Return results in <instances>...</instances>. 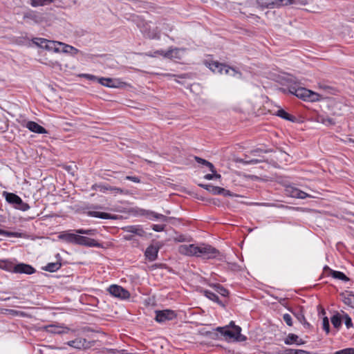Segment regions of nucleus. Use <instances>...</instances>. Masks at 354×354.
Instances as JSON below:
<instances>
[{"mask_svg": "<svg viewBox=\"0 0 354 354\" xmlns=\"http://www.w3.org/2000/svg\"><path fill=\"white\" fill-rule=\"evenodd\" d=\"M331 323L334 328L339 329L342 326V317L339 313L334 315L331 318Z\"/></svg>", "mask_w": 354, "mask_h": 354, "instance_id": "e433bc0d", "label": "nucleus"}, {"mask_svg": "<svg viewBox=\"0 0 354 354\" xmlns=\"http://www.w3.org/2000/svg\"><path fill=\"white\" fill-rule=\"evenodd\" d=\"M3 195L6 201L12 205L15 209L25 212L30 209V205L24 202L22 199L16 194L3 192Z\"/></svg>", "mask_w": 354, "mask_h": 354, "instance_id": "423d86ee", "label": "nucleus"}, {"mask_svg": "<svg viewBox=\"0 0 354 354\" xmlns=\"http://www.w3.org/2000/svg\"><path fill=\"white\" fill-rule=\"evenodd\" d=\"M344 324L347 328H350L353 327V325L352 319L348 314L345 313L344 315Z\"/></svg>", "mask_w": 354, "mask_h": 354, "instance_id": "37998d69", "label": "nucleus"}, {"mask_svg": "<svg viewBox=\"0 0 354 354\" xmlns=\"http://www.w3.org/2000/svg\"><path fill=\"white\" fill-rule=\"evenodd\" d=\"M344 303L354 308V292L351 291H346L341 294Z\"/></svg>", "mask_w": 354, "mask_h": 354, "instance_id": "aec40b11", "label": "nucleus"}, {"mask_svg": "<svg viewBox=\"0 0 354 354\" xmlns=\"http://www.w3.org/2000/svg\"><path fill=\"white\" fill-rule=\"evenodd\" d=\"M288 92L304 101L315 102L319 100V95L317 93L306 88L298 86L295 82L288 86Z\"/></svg>", "mask_w": 354, "mask_h": 354, "instance_id": "20e7f679", "label": "nucleus"}, {"mask_svg": "<svg viewBox=\"0 0 354 354\" xmlns=\"http://www.w3.org/2000/svg\"><path fill=\"white\" fill-rule=\"evenodd\" d=\"M221 176L216 172L206 174L204 178L207 180H212L214 178H221Z\"/></svg>", "mask_w": 354, "mask_h": 354, "instance_id": "09e8293b", "label": "nucleus"}, {"mask_svg": "<svg viewBox=\"0 0 354 354\" xmlns=\"http://www.w3.org/2000/svg\"><path fill=\"white\" fill-rule=\"evenodd\" d=\"M295 354H310V353L304 350H297Z\"/></svg>", "mask_w": 354, "mask_h": 354, "instance_id": "e2e57ef3", "label": "nucleus"}, {"mask_svg": "<svg viewBox=\"0 0 354 354\" xmlns=\"http://www.w3.org/2000/svg\"><path fill=\"white\" fill-rule=\"evenodd\" d=\"M160 250V247L158 245H155L151 244L149 245L145 252V256L147 259L149 261H155L158 257V253Z\"/></svg>", "mask_w": 354, "mask_h": 354, "instance_id": "2eb2a0df", "label": "nucleus"}, {"mask_svg": "<svg viewBox=\"0 0 354 354\" xmlns=\"http://www.w3.org/2000/svg\"><path fill=\"white\" fill-rule=\"evenodd\" d=\"M147 214L146 218L149 220H152V221L159 220V221H161L163 222H166L168 220V218L166 216H165L162 214L156 213V212L151 211V210H149L148 213H147Z\"/></svg>", "mask_w": 354, "mask_h": 354, "instance_id": "bb28decb", "label": "nucleus"}, {"mask_svg": "<svg viewBox=\"0 0 354 354\" xmlns=\"http://www.w3.org/2000/svg\"><path fill=\"white\" fill-rule=\"evenodd\" d=\"M199 186L204 188L205 189L207 190L209 192L212 193L213 194L216 195H221L222 194V192H225V189L214 186L211 184L208 185H203V184H199Z\"/></svg>", "mask_w": 354, "mask_h": 354, "instance_id": "b1692460", "label": "nucleus"}, {"mask_svg": "<svg viewBox=\"0 0 354 354\" xmlns=\"http://www.w3.org/2000/svg\"><path fill=\"white\" fill-rule=\"evenodd\" d=\"M216 292L223 297H228L230 292L224 286L219 283H215L212 286Z\"/></svg>", "mask_w": 354, "mask_h": 354, "instance_id": "72a5a7b5", "label": "nucleus"}, {"mask_svg": "<svg viewBox=\"0 0 354 354\" xmlns=\"http://www.w3.org/2000/svg\"><path fill=\"white\" fill-rule=\"evenodd\" d=\"M63 43L55 41L48 40V44L44 46V49L48 50H53L55 53L59 52V49L57 47V45H62Z\"/></svg>", "mask_w": 354, "mask_h": 354, "instance_id": "473e14b6", "label": "nucleus"}, {"mask_svg": "<svg viewBox=\"0 0 354 354\" xmlns=\"http://www.w3.org/2000/svg\"><path fill=\"white\" fill-rule=\"evenodd\" d=\"M55 257L57 259L56 262L48 263L46 266L42 267V270L49 272H54L57 271L62 266V257L59 253L55 255Z\"/></svg>", "mask_w": 354, "mask_h": 354, "instance_id": "dca6fc26", "label": "nucleus"}, {"mask_svg": "<svg viewBox=\"0 0 354 354\" xmlns=\"http://www.w3.org/2000/svg\"><path fill=\"white\" fill-rule=\"evenodd\" d=\"M70 329L67 327L50 325L47 327V331L54 334L67 333Z\"/></svg>", "mask_w": 354, "mask_h": 354, "instance_id": "c85d7f7f", "label": "nucleus"}, {"mask_svg": "<svg viewBox=\"0 0 354 354\" xmlns=\"http://www.w3.org/2000/svg\"><path fill=\"white\" fill-rule=\"evenodd\" d=\"M209 68L214 73L219 74H226L231 76H234L237 71L232 67H230L225 64L220 63L217 61H212L209 62Z\"/></svg>", "mask_w": 354, "mask_h": 354, "instance_id": "0eeeda50", "label": "nucleus"}, {"mask_svg": "<svg viewBox=\"0 0 354 354\" xmlns=\"http://www.w3.org/2000/svg\"><path fill=\"white\" fill-rule=\"evenodd\" d=\"M176 317V313L174 310L166 309L156 311L155 320L158 323H164L170 321Z\"/></svg>", "mask_w": 354, "mask_h": 354, "instance_id": "9d476101", "label": "nucleus"}, {"mask_svg": "<svg viewBox=\"0 0 354 354\" xmlns=\"http://www.w3.org/2000/svg\"><path fill=\"white\" fill-rule=\"evenodd\" d=\"M201 249V245H196L195 244H189V245H181L178 248V252L183 255L190 256V257H198L199 252Z\"/></svg>", "mask_w": 354, "mask_h": 354, "instance_id": "9b49d317", "label": "nucleus"}, {"mask_svg": "<svg viewBox=\"0 0 354 354\" xmlns=\"http://www.w3.org/2000/svg\"><path fill=\"white\" fill-rule=\"evenodd\" d=\"M95 230H84V229H78L76 230V233L77 234H87V235H94L95 234Z\"/></svg>", "mask_w": 354, "mask_h": 354, "instance_id": "a19ab883", "label": "nucleus"}, {"mask_svg": "<svg viewBox=\"0 0 354 354\" xmlns=\"http://www.w3.org/2000/svg\"><path fill=\"white\" fill-rule=\"evenodd\" d=\"M148 211L149 210H146V209H140L139 211H138V214L139 215H141V216H147V213H148Z\"/></svg>", "mask_w": 354, "mask_h": 354, "instance_id": "052dcab7", "label": "nucleus"}, {"mask_svg": "<svg viewBox=\"0 0 354 354\" xmlns=\"http://www.w3.org/2000/svg\"><path fill=\"white\" fill-rule=\"evenodd\" d=\"M264 162V160H257V158H250L249 160H245L246 165H255Z\"/></svg>", "mask_w": 354, "mask_h": 354, "instance_id": "3c124183", "label": "nucleus"}, {"mask_svg": "<svg viewBox=\"0 0 354 354\" xmlns=\"http://www.w3.org/2000/svg\"><path fill=\"white\" fill-rule=\"evenodd\" d=\"M296 351V349L286 348L283 353H279V354H295Z\"/></svg>", "mask_w": 354, "mask_h": 354, "instance_id": "4d7b16f0", "label": "nucleus"}, {"mask_svg": "<svg viewBox=\"0 0 354 354\" xmlns=\"http://www.w3.org/2000/svg\"><path fill=\"white\" fill-rule=\"evenodd\" d=\"M295 0H257V3L261 8H273L281 6L292 4Z\"/></svg>", "mask_w": 354, "mask_h": 354, "instance_id": "1a4fd4ad", "label": "nucleus"}, {"mask_svg": "<svg viewBox=\"0 0 354 354\" xmlns=\"http://www.w3.org/2000/svg\"><path fill=\"white\" fill-rule=\"evenodd\" d=\"M221 195H223L225 196H233L232 193L230 191L227 190L225 189V192H222Z\"/></svg>", "mask_w": 354, "mask_h": 354, "instance_id": "680f3d73", "label": "nucleus"}, {"mask_svg": "<svg viewBox=\"0 0 354 354\" xmlns=\"http://www.w3.org/2000/svg\"><path fill=\"white\" fill-rule=\"evenodd\" d=\"M284 343L287 345H290L292 344L301 345L304 344V341H303L301 339H299L298 335L293 333H290L284 339Z\"/></svg>", "mask_w": 354, "mask_h": 354, "instance_id": "4be33fe9", "label": "nucleus"}, {"mask_svg": "<svg viewBox=\"0 0 354 354\" xmlns=\"http://www.w3.org/2000/svg\"><path fill=\"white\" fill-rule=\"evenodd\" d=\"M317 121L326 126H331L335 124V121L333 118L325 117L324 115H319L317 118Z\"/></svg>", "mask_w": 354, "mask_h": 354, "instance_id": "c9c22d12", "label": "nucleus"}, {"mask_svg": "<svg viewBox=\"0 0 354 354\" xmlns=\"http://www.w3.org/2000/svg\"><path fill=\"white\" fill-rule=\"evenodd\" d=\"M137 26L142 33L143 36L149 39H160L161 30L158 26L153 24L151 21L139 20Z\"/></svg>", "mask_w": 354, "mask_h": 354, "instance_id": "7ed1b4c3", "label": "nucleus"}, {"mask_svg": "<svg viewBox=\"0 0 354 354\" xmlns=\"http://www.w3.org/2000/svg\"><path fill=\"white\" fill-rule=\"evenodd\" d=\"M81 76L86 78L88 80H92V81L97 80L98 82V79H99L96 76H95L93 75H91V74H82Z\"/></svg>", "mask_w": 354, "mask_h": 354, "instance_id": "603ef678", "label": "nucleus"}, {"mask_svg": "<svg viewBox=\"0 0 354 354\" xmlns=\"http://www.w3.org/2000/svg\"><path fill=\"white\" fill-rule=\"evenodd\" d=\"M15 266L16 264L8 259H0V269L1 270L10 272H15Z\"/></svg>", "mask_w": 354, "mask_h": 354, "instance_id": "393cba45", "label": "nucleus"}, {"mask_svg": "<svg viewBox=\"0 0 354 354\" xmlns=\"http://www.w3.org/2000/svg\"><path fill=\"white\" fill-rule=\"evenodd\" d=\"M106 189L111 190V191H115L116 192L122 193V190L120 188L116 187H109V188H106Z\"/></svg>", "mask_w": 354, "mask_h": 354, "instance_id": "13d9d810", "label": "nucleus"}, {"mask_svg": "<svg viewBox=\"0 0 354 354\" xmlns=\"http://www.w3.org/2000/svg\"><path fill=\"white\" fill-rule=\"evenodd\" d=\"M48 39L41 37H35L32 39V44L41 48H44L45 45L48 44Z\"/></svg>", "mask_w": 354, "mask_h": 354, "instance_id": "4c0bfd02", "label": "nucleus"}, {"mask_svg": "<svg viewBox=\"0 0 354 354\" xmlns=\"http://www.w3.org/2000/svg\"><path fill=\"white\" fill-rule=\"evenodd\" d=\"M98 82L109 88H120L125 84L124 82L120 81L119 79L110 78V77H100Z\"/></svg>", "mask_w": 354, "mask_h": 354, "instance_id": "f8f14e48", "label": "nucleus"}, {"mask_svg": "<svg viewBox=\"0 0 354 354\" xmlns=\"http://www.w3.org/2000/svg\"><path fill=\"white\" fill-rule=\"evenodd\" d=\"M264 162V160H257V158H250L249 160H245L246 165H255Z\"/></svg>", "mask_w": 354, "mask_h": 354, "instance_id": "8fccbe9b", "label": "nucleus"}, {"mask_svg": "<svg viewBox=\"0 0 354 354\" xmlns=\"http://www.w3.org/2000/svg\"><path fill=\"white\" fill-rule=\"evenodd\" d=\"M132 239H133V238H132V236H126V239H127V240H129V241H130V240H132Z\"/></svg>", "mask_w": 354, "mask_h": 354, "instance_id": "69168bd1", "label": "nucleus"}, {"mask_svg": "<svg viewBox=\"0 0 354 354\" xmlns=\"http://www.w3.org/2000/svg\"><path fill=\"white\" fill-rule=\"evenodd\" d=\"M324 270H328L330 274L335 279H339L344 281H348L350 279L342 272L331 270L328 266L324 268Z\"/></svg>", "mask_w": 354, "mask_h": 354, "instance_id": "6ab92c4d", "label": "nucleus"}, {"mask_svg": "<svg viewBox=\"0 0 354 354\" xmlns=\"http://www.w3.org/2000/svg\"><path fill=\"white\" fill-rule=\"evenodd\" d=\"M283 319L288 326H292V317L289 314H288V313L284 314L283 315Z\"/></svg>", "mask_w": 354, "mask_h": 354, "instance_id": "de8ad7c7", "label": "nucleus"}, {"mask_svg": "<svg viewBox=\"0 0 354 354\" xmlns=\"http://www.w3.org/2000/svg\"><path fill=\"white\" fill-rule=\"evenodd\" d=\"M87 215L91 217L99 218L102 219H114L115 216L111 215V214L102 212L97 211H88Z\"/></svg>", "mask_w": 354, "mask_h": 354, "instance_id": "5701e85b", "label": "nucleus"}, {"mask_svg": "<svg viewBox=\"0 0 354 354\" xmlns=\"http://www.w3.org/2000/svg\"><path fill=\"white\" fill-rule=\"evenodd\" d=\"M268 152H269L268 150H264V149H260V148H257V149L251 150L250 151V154L252 155V156H254L262 157L261 156V153H268Z\"/></svg>", "mask_w": 354, "mask_h": 354, "instance_id": "79ce46f5", "label": "nucleus"}, {"mask_svg": "<svg viewBox=\"0 0 354 354\" xmlns=\"http://www.w3.org/2000/svg\"><path fill=\"white\" fill-rule=\"evenodd\" d=\"M125 178L128 180L133 181L136 183L140 182V179L138 176H127Z\"/></svg>", "mask_w": 354, "mask_h": 354, "instance_id": "864d4df0", "label": "nucleus"}, {"mask_svg": "<svg viewBox=\"0 0 354 354\" xmlns=\"http://www.w3.org/2000/svg\"><path fill=\"white\" fill-rule=\"evenodd\" d=\"M26 127L30 131L36 133H48V131L44 127H43L42 126L39 125L38 123L34 121H28L26 124Z\"/></svg>", "mask_w": 354, "mask_h": 354, "instance_id": "f3484780", "label": "nucleus"}, {"mask_svg": "<svg viewBox=\"0 0 354 354\" xmlns=\"http://www.w3.org/2000/svg\"><path fill=\"white\" fill-rule=\"evenodd\" d=\"M0 236L7 237H21V234L17 232H9L2 229H0Z\"/></svg>", "mask_w": 354, "mask_h": 354, "instance_id": "58836bf2", "label": "nucleus"}, {"mask_svg": "<svg viewBox=\"0 0 354 354\" xmlns=\"http://www.w3.org/2000/svg\"><path fill=\"white\" fill-rule=\"evenodd\" d=\"M323 329L326 331V333L328 334L330 332V324H329V320L328 317H325L323 319V323H322Z\"/></svg>", "mask_w": 354, "mask_h": 354, "instance_id": "c03bdc74", "label": "nucleus"}, {"mask_svg": "<svg viewBox=\"0 0 354 354\" xmlns=\"http://www.w3.org/2000/svg\"><path fill=\"white\" fill-rule=\"evenodd\" d=\"M198 257L203 259H217L220 261H224L225 257L219 250L207 244H201Z\"/></svg>", "mask_w": 354, "mask_h": 354, "instance_id": "39448f33", "label": "nucleus"}, {"mask_svg": "<svg viewBox=\"0 0 354 354\" xmlns=\"http://www.w3.org/2000/svg\"><path fill=\"white\" fill-rule=\"evenodd\" d=\"M287 194L293 198L304 199L310 197V195L294 187H287L286 189Z\"/></svg>", "mask_w": 354, "mask_h": 354, "instance_id": "ddd939ff", "label": "nucleus"}, {"mask_svg": "<svg viewBox=\"0 0 354 354\" xmlns=\"http://www.w3.org/2000/svg\"><path fill=\"white\" fill-rule=\"evenodd\" d=\"M62 45H64V48L62 50V52H64V53H68L72 55H76L79 52L78 49L75 48V47H73L72 46H70L68 44H63Z\"/></svg>", "mask_w": 354, "mask_h": 354, "instance_id": "ea45409f", "label": "nucleus"}, {"mask_svg": "<svg viewBox=\"0 0 354 354\" xmlns=\"http://www.w3.org/2000/svg\"><path fill=\"white\" fill-rule=\"evenodd\" d=\"M275 114L276 115L288 121L294 122L296 120L295 116L290 115L283 109H278Z\"/></svg>", "mask_w": 354, "mask_h": 354, "instance_id": "7c9ffc66", "label": "nucleus"}, {"mask_svg": "<svg viewBox=\"0 0 354 354\" xmlns=\"http://www.w3.org/2000/svg\"><path fill=\"white\" fill-rule=\"evenodd\" d=\"M59 239L68 243L82 245L88 248H102V243L94 239L81 236L69 232H62L59 235Z\"/></svg>", "mask_w": 354, "mask_h": 354, "instance_id": "f257e3e1", "label": "nucleus"}, {"mask_svg": "<svg viewBox=\"0 0 354 354\" xmlns=\"http://www.w3.org/2000/svg\"><path fill=\"white\" fill-rule=\"evenodd\" d=\"M157 24H158L159 28H160V30H162L165 34L173 30L174 26L171 24L167 22L165 19L158 21Z\"/></svg>", "mask_w": 354, "mask_h": 354, "instance_id": "2f4dec72", "label": "nucleus"}, {"mask_svg": "<svg viewBox=\"0 0 354 354\" xmlns=\"http://www.w3.org/2000/svg\"><path fill=\"white\" fill-rule=\"evenodd\" d=\"M0 122L1 123H3V120L0 119ZM3 127H0V129H3Z\"/></svg>", "mask_w": 354, "mask_h": 354, "instance_id": "338daca9", "label": "nucleus"}, {"mask_svg": "<svg viewBox=\"0 0 354 354\" xmlns=\"http://www.w3.org/2000/svg\"><path fill=\"white\" fill-rule=\"evenodd\" d=\"M288 81L290 82H292V77L288 78Z\"/></svg>", "mask_w": 354, "mask_h": 354, "instance_id": "774afa93", "label": "nucleus"}, {"mask_svg": "<svg viewBox=\"0 0 354 354\" xmlns=\"http://www.w3.org/2000/svg\"><path fill=\"white\" fill-rule=\"evenodd\" d=\"M107 290L111 295L122 300L128 299L131 296L130 292L127 289L119 285H111Z\"/></svg>", "mask_w": 354, "mask_h": 354, "instance_id": "6e6552de", "label": "nucleus"}, {"mask_svg": "<svg viewBox=\"0 0 354 354\" xmlns=\"http://www.w3.org/2000/svg\"><path fill=\"white\" fill-rule=\"evenodd\" d=\"M165 226L166 225L164 224H153L151 225V228L153 230L156 232H162L165 230Z\"/></svg>", "mask_w": 354, "mask_h": 354, "instance_id": "49530a36", "label": "nucleus"}, {"mask_svg": "<svg viewBox=\"0 0 354 354\" xmlns=\"http://www.w3.org/2000/svg\"><path fill=\"white\" fill-rule=\"evenodd\" d=\"M206 167H207L209 168V170L212 172V173H216V170L214 166V165L210 162H207V165H205Z\"/></svg>", "mask_w": 354, "mask_h": 354, "instance_id": "6e6d98bb", "label": "nucleus"}, {"mask_svg": "<svg viewBox=\"0 0 354 354\" xmlns=\"http://www.w3.org/2000/svg\"><path fill=\"white\" fill-rule=\"evenodd\" d=\"M250 158H249V156L248 155H245V158H241V159H239L238 160L239 162H241V163H243L244 165H246V162H245V160H249Z\"/></svg>", "mask_w": 354, "mask_h": 354, "instance_id": "bf43d9fd", "label": "nucleus"}, {"mask_svg": "<svg viewBox=\"0 0 354 354\" xmlns=\"http://www.w3.org/2000/svg\"><path fill=\"white\" fill-rule=\"evenodd\" d=\"M41 17L37 13V12L34 10H30L24 15V19L31 20L36 24L41 21Z\"/></svg>", "mask_w": 354, "mask_h": 354, "instance_id": "c756f323", "label": "nucleus"}, {"mask_svg": "<svg viewBox=\"0 0 354 354\" xmlns=\"http://www.w3.org/2000/svg\"><path fill=\"white\" fill-rule=\"evenodd\" d=\"M204 295L209 299L218 304L221 307H225V304L219 299L218 295L214 293L213 292L208 290H204Z\"/></svg>", "mask_w": 354, "mask_h": 354, "instance_id": "a878e982", "label": "nucleus"}, {"mask_svg": "<svg viewBox=\"0 0 354 354\" xmlns=\"http://www.w3.org/2000/svg\"><path fill=\"white\" fill-rule=\"evenodd\" d=\"M122 230L124 232L133 233L141 237L146 234L141 225H128L124 227Z\"/></svg>", "mask_w": 354, "mask_h": 354, "instance_id": "a211bd4d", "label": "nucleus"}, {"mask_svg": "<svg viewBox=\"0 0 354 354\" xmlns=\"http://www.w3.org/2000/svg\"><path fill=\"white\" fill-rule=\"evenodd\" d=\"M215 330L224 336L225 340L228 342L232 340L241 342L247 339V337L241 333V328L239 326L235 325L233 321H231L229 325L223 327H217Z\"/></svg>", "mask_w": 354, "mask_h": 354, "instance_id": "f03ea898", "label": "nucleus"}, {"mask_svg": "<svg viewBox=\"0 0 354 354\" xmlns=\"http://www.w3.org/2000/svg\"><path fill=\"white\" fill-rule=\"evenodd\" d=\"M334 354H354V348H348L336 351Z\"/></svg>", "mask_w": 354, "mask_h": 354, "instance_id": "a18cd8bd", "label": "nucleus"}, {"mask_svg": "<svg viewBox=\"0 0 354 354\" xmlns=\"http://www.w3.org/2000/svg\"><path fill=\"white\" fill-rule=\"evenodd\" d=\"M194 159H195V160H196L198 164H201V165H205V166L207 165V162H208L207 160H205V159H203V158H200V157H198V156H195V157H194Z\"/></svg>", "mask_w": 354, "mask_h": 354, "instance_id": "5fc2aeb1", "label": "nucleus"}, {"mask_svg": "<svg viewBox=\"0 0 354 354\" xmlns=\"http://www.w3.org/2000/svg\"><path fill=\"white\" fill-rule=\"evenodd\" d=\"M15 269V273L32 274L36 272L32 266L24 263L16 264Z\"/></svg>", "mask_w": 354, "mask_h": 354, "instance_id": "4468645a", "label": "nucleus"}, {"mask_svg": "<svg viewBox=\"0 0 354 354\" xmlns=\"http://www.w3.org/2000/svg\"><path fill=\"white\" fill-rule=\"evenodd\" d=\"M67 344L69 346H71V347H73L75 348H78V349L85 348L87 347L86 339L81 338V337L77 338L74 340L69 341L67 342Z\"/></svg>", "mask_w": 354, "mask_h": 354, "instance_id": "412c9836", "label": "nucleus"}, {"mask_svg": "<svg viewBox=\"0 0 354 354\" xmlns=\"http://www.w3.org/2000/svg\"><path fill=\"white\" fill-rule=\"evenodd\" d=\"M294 315L296 317L297 320L302 324L304 328L308 329H310L312 328L311 324L306 321L302 310H300L297 313H294Z\"/></svg>", "mask_w": 354, "mask_h": 354, "instance_id": "cd10ccee", "label": "nucleus"}, {"mask_svg": "<svg viewBox=\"0 0 354 354\" xmlns=\"http://www.w3.org/2000/svg\"><path fill=\"white\" fill-rule=\"evenodd\" d=\"M54 0H30V5L32 7H39L50 5Z\"/></svg>", "mask_w": 354, "mask_h": 354, "instance_id": "f704fd0d", "label": "nucleus"}, {"mask_svg": "<svg viewBox=\"0 0 354 354\" xmlns=\"http://www.w3.org/2000/svg\"><path fill=\"white\" fill-rule=\"evenodd\" d=\"M171 52H172L171 50H168V51L165 53V57H169V56H170V55H171Z\"/></svg>", "mask_w": 354, "mask_h": 354, "instance_id": "0e129e2a", "label": "nucleus"}]
</instances>
